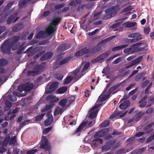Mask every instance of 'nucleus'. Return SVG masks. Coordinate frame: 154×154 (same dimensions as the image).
Segmentation results:
<instances>
[{
    "mask_svg": "<svg viewBox=\"0 0 154 154\" xmlns=\"http://www.w3.org/2000/svg\"><path fill=\"white\" fill-rule=\"evenodd\" d=\"M19 39L18 36L14 37L12 39H8L3 44L1 47V49L3 52L5 54H9L11 52V48H12L13 51L15 50L17 47L14 44V42L17 41Z\"/></svg>",
    "mask_w": 154,
    "mask_h": 154,
    "instance_id": "f257e3e1",
    "label": "nucleus"
},
{
    "mask_svg": "<svg viewBox=\"0 0 154 154\" xmlns=\"http://www.w3.org/2000/svg\"><path fill=\"white\" fill-rule=\"evenodd\" d=\"M23 88L22 86H19L18 90L20 93L17 91L13 92V94L15 96L18 97L24 96L26 94V91H29L34 87H36L33 83H26Z\"/></svg>",
    "mask_w": 154,
    "mask_h": 154,
    "instance_id": "f03ea898",
    "label": "nucleus"
},
{
    "mask_svg": "<svg viewBox=\"0 0 154 154\" xmlns=\"http://www.w3.org/2000/svg\"><path fill=\"white\" fill-rule=\"evenodd\" d=\"M60 19L56 18L53 20L49 26L47 28L46 32L48 35L53 33L56 30V26L60 21Z\"/></svg>",
    "mask_w": 154,
    "mask_h": 154,
    "instance_id": "7ed1b4c3",
    "label": "nucleus"
},
{
    "mask_svg": "<svg viewBox=\"0 0 154 154\" xmlns=\"http://www.w3.org/2000/svg\"><path fill=\"white\" fill-rule=\"evenodd\" d=\"M147 44L144 41L135 44L131 46L133 53L141 51L147 46Z\"/></svg>",
    "mask_w": 154,
    "mask_h": 154,
    "instance_id": "20e7f679",
    "label": "nucleus"
},
{
    "mask_svg": "<svg viewBox=\"0 0 154 154\" xmlns=\"http://www.w3.org/2000/svg\"><path fill=\"white\" fill-rule=\"evenodd\" d=\"M101 105L100 103H96L95 105L91 109L89 114V117L91 119L95 117L99 111L98 108Z\"/></svg>",
    "mask_w": 154,
    "mask_h": 154,
    "instance_id": "39448f33",
    "label": "nucleus"
},
{
    "mask_svg": "<svg viewBox=\"0 0 154 154\" xmlns=\"http://www.w3.org/2000/svg\"><path fill=\"white\" fill-rule=\"evenodd\" d=\"M40 146L41 148H45L47 150H49L50 149V145L48 142L46 136H44L42 137V142Z\"/></svg>",
    "mask_w": 154,
    "mask_h": 154,
    "instance_id": "423d86ee",
    "label": "nucleus"
},
{
    "mask_svg": "<svg viewBox=\"0 0 154 154\" xmlns=\"http://www.w3.org/2000/svg\"><path fill=\"white\" fill-rule=\"evenodd\" d=\"M10 138L9 135H8L5 138L4 141L2 143L1 146L0 144V152H4L6 151V149L4 146L7 145Z\"/></svg>",
    "mask_w": 154,
    "mask_h": 154,
    "instance_id": "0eeeda50",
    "label": "nucleus"
},
{
    "mask_svg": "<svg viewBox=\"0 0 154 154\" xmlns=\"http://www.w3.org/2000/svg\"><path fill=\"white\" fill-rule=\"evenodd\" d=\"M105 13L106 14V17H104L103 18L105 20L109 18L112 16H114L116 14V12L115 10L111 8L106 10Z\"/></svg>",
    "mask_w": 154,
    "mask_h": 154,
    "instance_id": "6e6552de",
    "label": "nucleus"
},
{
    "mask_svg": "<svg viewBox=\"0 0 154 154\" xmlns=\"http://www.w3.org/2000/svg\"><path fill=\"white\" fill-rule=\"evenodd\" d=\"M43 67L42 66H36L33 68L32 71L28 72V74L29 75L33 76L35 75H37L41 71V69Z\"/></svg>",
    "mask_w": 154,
    "mask_h": 154,
    "instance_id": "1a4fd4ad",
    "label": "nucleus"
},
{
    "mask_svg": "<svg viewBox=\"0 0 154 154\" xmlns=\"http://www.w3.org/2000/svg\"><path fill=\"white\" fill-rule=\"evenodd\" d=\"M106 92V91H105L99 97L98 100L96 103H100L101 105V103L105 101L108 98L109 94H105Z\"/></svg>",
    "mask_w": 154,
    "mask_h": 154,
    "instance_id": "9d476101",
    "label": "nucleus"
},
{
    "mask_svg": "<svg viewBox=\"0 0 154 154\" xmlns=\"http://www.w3.org/2000/svg\"><path fill=\"white\" fill-rule=\"evenodd\" d=\"M108 131L109 130L107 128H104L96 133L94 135V137L97 138L104 136L106 134Z\"/></svg>",
    "mask_w": 154,
    "mask_h": 154,
    "instance_id": "9b49d317",
    "label": "nucleus"
},
{
    "mask_svg": "<svg viewBox=\"0 0 154 154\" xmlns=\"http://www.w3.org/2000/svg\"><path fill=\"white\" fill-rule=\"evenodd\" d=\"M48 119L45 121L44 124L45 126H47L50 125L53 121L52 116L50 113H48L47 114Z\"/></svg>",
    "mask_w": 154,
    "mask_h": 154,
    "instance_id": "f8f14e48",
    "label": "nucleus"
},
{
    "mask_svg": "<svg viewBox=\"0 0 154 154\" xmlns=\"http://www.w3.org/2000/svg\"><path fill=\"white\" fill-rule=\"evenodd\" d=\"M58 87V83L57 82H54L52 83L50 86V90L46 91V93L47 94H49L57 88Z\"/></svg>",
    "mask_w": 154,
    "mask_h": 154,
    "instance_id": "ddd939ff",
    "label": "nucleus"
},
{
    "mask_svg": "<svg viewBox=\"0 0 154 154\" xmlns=\"http://www.w3.org/2000/svg\"><path fill=\"white\" fill-rule=\"evenodd\" d=\"M90 52V51L86 48H85L76 52L75 55L76 56H80L83 55L84 54L88 53Z\"/></svg>",
    "mask_w": 154,
    "mask_h": 154,
    "instance_id": "4468645a",
    "label": "nucleus"
},
{
    "mask_svg": "<svg viewBox=\"0 0 154 154\" xmlns=\"http://www.w3.org/2000/svg\"><path fill=\"white\" fill-rule=\"evenodd\" d=\"M17 15V13H15L13 15L11 16L7 20V23H10L13 22H15L18 19V17H16Z\"/></svg>",
    "mask_w": 154,
    "mask_h": 154,
    "instance_id": "2eb2a0df",
    "label": "nucleus"
},
{
    "mask_svg": "<svg viewBox=\"0 0 154 154\" xmlns=\"http://www.w3.org/2000/svg\"><path fill=\"white\" fill-rule=\"evenodd\" d=\"M142 56H140L138 58L136 59L135 60H133L130 63L128 64L126 66V68H128L130 67L135 65L137 63L139 62L142 58Z\"/></svg>",
    "mask_w": 154,
    "mask_h": 154,
    "instance_id": "dca6fc26",
    "label": "nucleus"
},
{
    "mask_svg": "<svg viewBox=\"0 0 154 154\" xmlns=\"http://www.w3.org/2000/svg\"><path fill=\"white\" fill-rule=\"evenodd\" d=\"M110 53L109 51L106 52L99 56L96 60L97 61H101L106 58L110 54Z\"/></svg>",
    "mask_w": 154,
    "mask_h": 154,
    "instance_id": "f3484780",
    "label": "nucleus"
},
{
    "mask_svg": "<svg viewBox=\"0 0 154 154\" xmlns=\"http://www.w3.org/2000/svg\"><path fill=\"white\" fill-rule=\"evenodd\" d=\"M46 100L48 101H52L53 102H55L58 101L59 100L58 97H56L54 96L50 95L46 97Z\"/></svg>",
    "mask_w": 154,
    "mask_h": 154,
    "instance_id": "a211bd4d",
    "label": "nucleus"
},
{
    "mask_svg": "<svg viewBox=\"0 0 154 154\" xmlns=\"http://www.w3.org/2000/svg\"><path fill=\"white\" fill-rule=\"evenodd\" d=\"M135 38L136 39H129L128 42H134L135 41L141 39L142 38L141 35L139 33H135Z\"/></svg>",
    "mask_w": 154,
    "mask_h": 154,
    "instance_id": "6ab92c4d",
    "label": "nucleus"
},
{
    "mask_svg": "<svg viewBox=\"0 0 154 154\" xmlns=\"http://www.w3.org/2000/svg\"><path fill=\"white\" fill-rule=\"evenodd\" d=\"M130 104V102L128 100H126L121 102L119 107L121 109H124L128 107Z\"/></svg>",
    "mask_w": 154,
    "mask_h": 154,
    "instance_id": "aec40b11",
    "label": "nucleus"
},
{
    "mask_svg": "<svg viewBox=\"0 0 154 154\" xmlns=\"http://www.w3.org/2000/svg\"><path fill=\"white\" fill-rule=\"evenodd\" d=\"M146 98V97H145L139 101V106L140 107L143 108L146 106V102L145 101V100Z\"/></svg>",
    "mask_w": 154,
    "mask_h": 154,
    "instance_id": "412c9836",
    "label": "nucleus"
},
{
    "mask_svg": "<svg viewBox=\"0 0 154 154\" xmlns=\"http://www.w3.org/2000/svg\"><path fill=\"white\" fill-rule=\"evenodd\" d=\"M53 54L52 53L49 52L45 54L43 56L40 58L41 60H45L47 59L52 57Z\"/></svg>",
    "mask_w": 154,
    "mask_h": 154,
    "instance_id": "4be33fe9",
    "label": "nucleus"
},
{
    "mask_svg": "<svg viewBox=\"0 0 154 154\" xmlns=\"http://www.w3.org/2000/svg\"><path fill=\"white\" fill-rule=\"evenodd\" d=\"M18 111V109L17 108H16L14 110L12 111L10 110L8 112V115H9L11 114L12 115L10 117V120H12L14 117L15 116V114Z\"/></svg>",
    "mask_w": 154,
    "mask_h": 154,
    "instance_id": "5701e85b",
    "label": "nucleus"
},
{
    "mask_svg": "<svg viewBox=\"0 0 154 154\" xmlns=\"http://www.w3.org/2000/svg\"><path fill=\"white\" fill-rule=\"evenodd\" d=\"M127 45H123L121 46H119L115 47L112 48V51H116L120 50L127 46Z\"/></svg>",
    "mask_w": 154,
    "mask_h": 154,
    "instance_id": "b1692460",
    "label": "nucleus"
},
{
    "mask_svg": "<svg viewBox=\"0 0 154 154\" xmlns=\"http://www.w3.org/2000/svg\"><path fill=\"white\" fill-rule=\"evenodd\" d=\"M29 0H20L19 2V7L20 8H23L25 4L28 3Z\"/></svg>",
    "mask_w": 154,
    "mask_h": 154,
    "instance_id": "393cba45",
    "label": "nucleus"
},
{
    "mask_svg": "<svg viewBox=\"0 0 154 154\" xmlns=\"http://www.w3.org/2000/svg\"><path fill=\"white\" fill-rule=\"evenodd\" d=\"M5 105L4 110L5 111H8L11 108L12 103L8 101H6L5 102Z\"/></svg>",
    "mask_w": 154,
    "mask_h": 154,
    "instance_id": "a878e982",
    "label": "nucleus"
},
{
    "mask_svg": "<svg viewBox=\"0 0 154 154\" xmlns=\"http://www.w3.org/2000/svg\"><path fill=\"white\" fill-rule=\"evenodd\" d=\"M75 100V97L74 96H70L68 97L66 99V100L69 106Z\"/></svg>",
    "mask_w": 154,
    "mask_h": 154,
    "instance_id": "bb28decb",
    "label": "nucleus"
},
{
    "mask_svg": "<svg viewBox=\"0 0 154 154\" xmlns=\"http://www.w3.org/2000/svg\"><path fill=\"white\" fill-rule=\"evenodd\" d=\"M60 105L63 107H67L69 105L67 102L66 99H63L59 102Z\"/></svg>",
    "mask_w": 154,
    "mask_h": 154,
    "instance_id": "cd10ccee",
    "label": "nucleus"
},
{
    "mask_svg": "<svg viewBox=\"0 0 154 154\" xmlns=\"http://www.w3.org/2000/svg\"><path fill=\"white\" fill-rule=\"evenodd\" d=\"M23 28V25L21 24H19L15 26L13 28V30L14 31H17Z\"/></svg>",
    "mask_w": 154,
    "mask_h": 154,
    "instance_id": "c85d7f7f",
    "label": "nucleus"
},
{
    "mask_svg": "<svg viewBox=\"0 0 154 154\" xmlns=\"http://www.w3.org/2000/svg\"><path fill=\"white\" fill-rule=\"evenodd\" d=\"M136 24V23L127 22L124 23L123 25L126 27H130L134 26Z\"/></svg>",
    "mask_w": 154,
    "mask_h": 154,
    "instance_id": "c756f323",
    "label": "nucleus"
},
{
    "mask_svg": "<svg viewBox=\"0 0 154 154\" xmlns=\"http://www.w3.org/2000/svg\"><path fill=\"white\" fill-rule=\"evenodd\" d=\"M16 141V137L15 136L12 137L9 141V144L11 146H14Z\"/></svg>",
    "mask_w": 154,
    "mask_h": 154,
    "instance_id": "7c9ffc66",
    "label": "nucleus"
},
{
    "mask_svg": "<svg viewBox=\"0 0 154 154\" xmlns=\"http://www.w3.org/2000/svg\"><path fill=\"white\" fill-rule=\"evenodd\" d=\"M67 89V88L64 87L59 88L57 90L58 93L59 94H62L66 91Z\"/></svg>",
    "mask_w": 154,
    "mask_h": 154,
    "instance_id": "2f4dec72",
    "label": "nucleus"
},
{
    "mask_svg": "<svg viewBox=\"0 0 154 154\" xmlns=\"http://www.w3.org/2000/svg\"><path fill=\"white\" fill-rule=\"evenodd\" d=\"M124 52L125 54H127L128 55L133 53L131 47L129 48L125 49L124 50Z\"/></svg>",
    "mask_w": 154,
    "mask_h": 154,
    "instance_id": "473e14b6",
    "label": "nucleus"
},
{
    "mask_svg": "<svg viewBox=\"0 0 154 154\" xmlns=\"http://www.w3.org/2000/svg\"><path fill=\"white\" fill-rule=\"evenodd\" d=\"M146 149L145 148H143L133 152H132V154H140L142 152L145 151Z\"/></svg>",
    "mask_w": 154,
    "mask_h": 154,
    "instance_id": "72a5a7b5",
    "label": "nucleus"
},
{
    "mask_svg": "<svg viewBox=\"0 0 154 154\" xmlns=\"http://www.w3.org/2000/svg\"><path fill=\"white\" fill-rule=\"evenodd\" d=\"M86 124L87 123L86 122H84L81 125L79 126V127L77 129L75 132L76 133H77L79 132L80 130L83 127L85 126Z\"/></svg>",
    "mask_w": 154,
    "mask_h": 154,
    "instance_id": "f704fd0d",
    "label": "nucleus"
},
{
    "mask_svg": "<svg viewBox=\"0 0 154 154\" xmlns=\"http://www.w3.org/2000/svg\"><path fill=\"white\" fill-rule=\"evenodd\" d=\"M73 77L72 76H68L65 80L64 82V84L66 85L69 83L73 79Z\"/></svg>",
    "mask_w": 154,
    "mask_h": 154,
    "instance_id": "c9c22d12",
    "label": "nucleus"
},
{
    "mask_svg": "<svg viewBox=\"0 0 154 154\" xmlns=\"http://www.w3.org/2000/svg\"><path fill=\"white\" fill-rule=\"evenodd\" d=\"M70 60V58L69 57L64 58L60 62V65L64 64Z\"/></svg>",
    "mask_w": 154,
    "mask_h": 154,
    "instance_id": "e433bc0d",
    "label": "nucleus"
},
{
    "mask_svg": "<svg viewBox=\"0 0 154 154\" xmlns=\"http://www.w3.org/2000/svg\"><path fill=\"white\" fill-rule=\"evenodd\" d=\"M98 143L97 139H96L93 140L92 143V146L93 148L95 149L97 147V145Z\"/></svg>",
    "mask_w": 154,
    "mask_h": 154,
    "instance_id": "4c0bfd02",
    "label": "nucleus"
},
{
    "mask_svg": "<svg viewBox=\"0 0 154 154\" xmlns=\"http://www.w3.org/2000/svg\"><path fill=\"white\" fill-rule=\"evenodd\" d=\"M52 106L50 105H47L45 107L43 108H42L41 109V112H45L48 110L50 109L51 107Z\"/></svg>",
    "mask_w": 154,
    "mask_h": 154,
    "instance_id": "58836bf2",
    "label": "nucleus"
},
{
    "mask_svg": "<svg viewBox=\"0 0 154 154\" xmlns=\"http://www.w3.org/2000/svg\"><path fill=\"white\" fill-rule=\"evenodd\" d=\"M109 122L108 120H106L103 122L101 125L102 127H106L109 125Z\"/></svg>",
    "mask_w": 154,
    "mask_h": 154,
    "instance_id": "ea45409f",
    "label": "nucleus"
},
{
    "mask_svg": "<svg viewBox=\"0 0 154 154\" xmlns=\"http://www.w3.org/2000/svg\"><path fill=\"white\" fill-rule=\"evenodd\" d=\"M8 97L10 100L12 101H15L17 99L15 96L14 95H9L8 96Z\"/></svg>",
    "mask_w": 154,
    "mask_h": 154,
    "instance_id": "a19ab883",
    "label": "nucleus"
},
{
    "mask_svg": "<svg viewBox=\"0 0 154 154\" xmlns=\"http://www.w3.org/2000/svg\"><path fill=\"white\" fill-rule=\"evenodd\" d=\"M7 63V61L5 59L0 60V66H2Z\"/></svg>",
    "mask_w": 154,
    "mask_h": 154,
    "instance_id": "79ce46f5",
    "label": "nucleus"
},
{
    "mask_svg": "<svg viewBox=\"0 0 154 154\" xmlns=\"http://www.w3.org/2000/svg\"><path fill=\"white\" fill-rule=\"evenodd\" d=\"M37 151L36 149H32L28 150L27 152V154H33L36 152Z\"/></svg>",
    "mask_w": 154,
    "mask_h": 154,
    "instance_id": "37998d69",
    "label": "nucleus"
},
{
    "mask_svg": "<svg viewBox=\"0 0 154 154\" xmlns=\"http://www.w3.org/2000/svg\"><path fill=\"white\" fill-rule=\"evenodd\" d=\"M44 115L45 114H43L37 116L35 118V120L36 121H39L41 119H42V118L44 116Z\"/></svg>",
    "mask_w": 154,
    "mask_h": 154,
    "instance_id": "c03bdc74",
    "label": "nucleus"
},
{
    "mask_svg": "<svg viewBox=\"0 0 154 154\" xmlns=\"http://www.w3.org/2000/svg\"><path fill=\"white\" fill-rule=\"evenodd\" d=\"M55 77L58 80H62L63 78V76L62 75L60 74H56L55 75Z\"/></svg>",
    "mask_w": 154,
    "mask_h": 154,
    "instance_id": "a18cd8bd",
    "label": "nucleus"
},
{
    "mask_svg": "<svg viewBox=\"0 0 154 154\" xmlns=\"http://www.w3.org/2000/svg\"><path fill=\"white\" fill-rule=\"evenodd\" d=\"M60 112V109L59 107H57L55 109L54 112V115H56L57 114H59Z\"/></svg>",
    "mask_w": 154,
    "mask_h": 154,
    "instance_id": "49530a36",
    "label": "nucleus"
},
{
    "mask_svg": "<svg viewBox=\"0 0 154 154\" xmlns=\"http://www.w3.org/2000/svg\"><path fill=\"white\" fill-rule=\"evenodd\" d=\"M119 56V54H115L114 55H113V56L110 57L109 58H108L107 59V61H109L110 60H112L114 58L117 57Z\"/></svg>",
    "mask_w": 154,
    "mask_h": 154,
    "instance_id": "de8ad7c7",
    "label": "nucleus"
},
{
    "mask_svg": "<svg viewBox=\"0 0 154 154\" xmlns=\"http://www.w3.org/2000/svg\"><path fill=\"white\" fill-rule=\"evenodd\" d=\"M44 33L43 31H41L39 32L38 34L36 36L37 38H40L42 37L43 36V34Z\"/></svg>",
    "mask_w": 154,
    "mask_h": 154,
    "instance_id": "09e8293b",
    "label": "nucleus"
},
{
    "mask_svg": "<svg viewBox=\"0 0 154 154\" xmlns=\"http://www.w3.org/2000/svg\"><path fill=\"white\" fill-rule=\"evenodd\" d=\"M122 58L119 57L116 59L112 63L113 64H116L120 62Z\"/></svg>",
    "mask_w": 154,
    "mask_h": 154,
    "instance_id": "8fccbe9b",
    "label": "nucleus"
},
{
    "mask_svg": "<svg viewBox=\"0 0 154 154\" xmlns=\"http://www.w3.org/2000/svg\"><path fill=\"white\" fill-rule=\"evenodd\" d=\"M144 114V112L142 113L141 112H140L139 113L137 114V117L136 118V119H135L137 121H138L139 120V119H140L141 117V115H143Z\"/></svg>",
    "mask_w": 154,
    "mask_h": 154,
    "instance_id": "3c124183",
    "label": "nucleus"
},
{
    "mask_svg": "<svg viewBox=\"0 0 154 154\" xmlns=\"http://www.w3.org/2000/svg\"><path fill=\"white\" fill-rule=\"evenodd\" d=\"M154 139V134L152 135L149 137L148 138L146 141L147 143H149L150 141H152Z\"/></svg>",
    "mask_w": 154,
    "mask_h": 154,
    "instance_id": "603ef678",
    "label": "nucleus"
},
{
    "mask_svg": "<svg viewBox=\"0 0 154 154\" xmlns=\"http://www.w3.org/2000/svg\"><path fill=\"white\" fill-rule=\"evenodd\" d=\"M89 65L90 63H86L83 67L82 70V72H83L87 69L88 68Z\"/></svg>",
    "mask_w": 154,
    "mask_h": 154,
    "instance_id": "864d4df0",
    "label": "nucleus"
},
{
    "mask_svg": "<svg viewBox=\"0 0 154 154\" xmlns=\"http://www.w3.org/2000/svg\"><path fill=\"white\" fill-rule=\"evenodd\" d=\"M51 129V128L49 127L45 129L43 131V133L44 134H46L48 133Z\"/></svg>",
    "mask_w": 154,
    "mask_h": 154,
    "instance_id": "5fc2aeb1",
    "label": "nucleus"
},
{
    "mask_svg": "<svg viewBox=\"0 0 154 154\" xmlns=\"http://www.w3.org/2000/svg\"><path fill=\"white\" fill-rule=\"evenodd\" d=\"M116 36L115 35H114L113 36H112L108 38H107L106 39L104 40L103 41L104 42H106L109 41L112 39L114 38L115 37H116Z\"/></svg>",
    "mask_w": 154,
    "mask_h": 154,
    "instance_id": "6e6d98bb",
    "label": "nucleus"
},
{
    "mask_svg": "<svg viewBox=\"0 0 154 154\" xmlns=\"http://www.w3.org/2000/svg\"><path fill=\"white\" fill-rule=\"evenodd\" d=\"M131 9V6H129L128 7H126V8H125V9H124L122 10V13L129 11L130 10V9Z\"/></svg>",
    "mask_w": 154,
    "mask_h": 154,
    "instance_id": "4d7b16f0",
    "label": "nucleus"
},
{
    "mask_svg": "<svg viewBox=\"0 0 154 154\" xmlns=\"http://www.w3.org/2000/svg\"><path fill=\"white\" fill-rule=\"evenodd\" d=\"M153 112V109L152 108H149L146 111V113L147 114H150Z\"/></svg>",
    "mask_w": 154,
    "mask_h": 154,
    "instance_id": "13d9d810",
    "label": "nucleus"
},
{
    "mask_svg": "<svg viewBox=\"0 0 154 154\" xmlns=\"http://www.w3.org/2000/svg\"><path fill=\"white\" fill-rule=\"evenodd\" d=\"M2 14L1 15V18H0V22L2 23V22L3 21H4L6 19V15H5L4 16V15H3V16H2Z\"/></svg>",
    "mask_w": 154,
    "mask_h": 154,
    "instance_id": "bf43d9fd",
    "label": "nucleus"
},
{
    "mask_svg": "<svg viewBox=\"0 0 154 154\" xmlns=\"http://www.w3.org/2000/svg\"><path fill=\"white\" fill-rule=\"evenodd\" d=\"M154 101V97H149L148 98V101L149 103H152Z\"/></svg>",
    "mask_w": 154,
    "mask_h": 154,
    "instance_id": "052dcab7",
    "label": "nucleus"
},
{
    "mask_svg": "<svg viewBox=\"0 0 154 154\" xmlns=\"http://www.w3.org/2000/svg\"><path fill=\"white\" fill-rule=\"evenodd\" d=\"M149 82V81H145L141 85V87L143 88H144L148 84Z\"/></svg>",
    "mask_w": 154,
    "mask_h": 154,
    "instance_id": "680f3d73",
    "label": "nucleus"
},
{
    "mask_svg": "<svg viewBox=\"0 0 154 154\" xmlns=\"http://www.w3.org/2000/svg\"><path fill=\"white\" fill-rule=\"evenodd\" d=\"M144 32L145 33L148 34L149 32V27H146L144 29Z\"/></svg>",
    "mask_w": 154,
    "mask_h": 154,
    "instance_id": "e2e57ef3",
    "label": "nucleus"
},
{
    "mask_svg": "<svg viewBox=\"0 0 154 154\" xmlns=\"http://www.w3.org/2000/svg\"><path fill=\"white\" fill-rule=\"evenodd\" d=\"M137 91V89L136 88L130 92L128 94L129 96L132 95L134 94Z\"/></svg>",
    "mask_w": 154,
    "mask_h": 154,
    "instance_id": "0e129e2a",
    "label": "nucleus"
},
{
    "mask_svg": "<svg viewBox=\"0 0 154 154\" xmlns=\"http://www.w3.org/2000/svg\"><path fill=\"white\" fill-rule=\"evenodd\" d=\"M5 28L4 26H0V35L5 30Z\"/></svg>",
    "mask_w": 154,
    "mask_h": 154,
    "instance_id": "69168bd1",
    "label": "nucleus"
},
{
    "mask_svg": "<svg viewBox=\"0 0 154 154\" xmlns=\"http://www.w3.org/2000/svg\"><path fill=\"white\" fill-rule=\"evenodd\" d=\"M98 31V29H97L95 30L94 31H93V32H89V35H92L94 34H95Z\"/></svg>",
    "mask_w": 154,
    "mask_h": 154,
    "instance_id": "338daca9",
    "label": "nucleus"
},
{
    "mask_svg": "<svg viewBox=\"0 0 154 154\" xmlns=\"http://www.w3.org/2000/svg\"><path fill=\"white\" fill-rule=\"evenodd\" d=\"M79 71V69H76L73 72V73L74 74L73 76L75 77Z\"/></svg>",
    "mask_w": 154,
    "mask_h": 154,
    "instance_id": "774afa93",
    "label": "nucleus"
}]
</instances>
